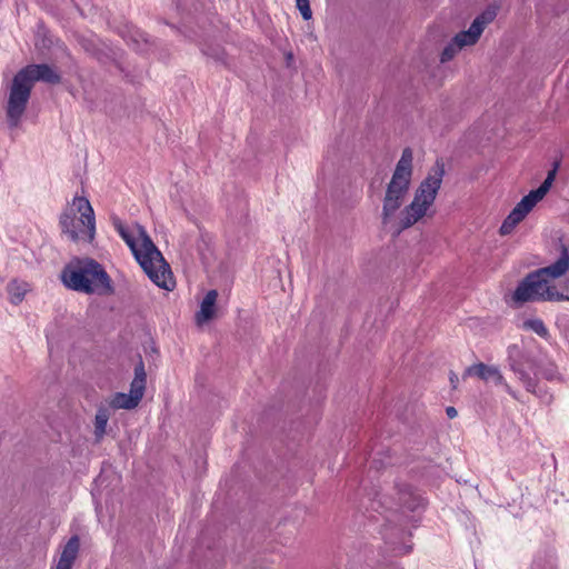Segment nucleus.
<instances>
[{"label": "nucleus", "instance_id": "f257e3e1", "mask_svg": "<svg viewBox=\"0 0 569 569\" xmlns=\"http://www.w3.org/2000/svg\"><path fill=\"white\" fill-rule=\"evenodd\" d=\"M111 221L114 230L130 248L134 259L148 278L159 288L172 290L174 281L170 266L166 262L146 229L139 223L129 227L118 217H112Z\"/></svg>", "mask_w": 569, "mask_h": 569}, {"label": "nucleus", "instance_id": "f03ea898", "mask_svg": "<svg viewBox=\"0 0 569 569\" xmlns=\"http://www.w3.org/2000/svg\"><path fill=\"white\" fill-rule=\"evenodd\" d=\"M560 256L551 264L528 273L517 286L512 293L516 307L526 302L561 301L563 293L550 284V279H558L569 270V251L565 244L560 246Z\"/></svg>", "mask_w": 569, "mask_h": 569}, {"label": "nucleus", "instance_id": "7ed1b4c3", "mask_svg": "<svg viewBox=\"0 0 569 569\" xmlns=\"http://www.w3.org/2000/svg\"><path fill=\"white\" fill-rule=\"evenodd\" d=\"M60 279L66 288L87 295H112V280L104 268L91 258L74 259L61 271Z\"/></svg>", "mask_w": 569, "mask_h": 569}, {"label": "nucleus", "instance_id": "20e7f679", "mask_svg": "<svg viewBox=\"0 0 569 569\" xmlns=\"http://www.w3.org/2000/svg\"><path fill=\"white\" fill-rule=\"evenodd\" d=\"M445 176V163L438 160L415 192L413 200L400 213L395 233L412 227L433 204Z\"/></svg>", "mask_w": 569, "mask_h": 569}, {"label": "nucleus", "instance_id": "39448f33", "mask_svg": "<svg viewBox=\"0 0 569 569\" xmlns=\"http://www.w3.org/2000/svg\"><path fill=\"white\" fill-rule=\"evenodd\" d=\"M412 161V150L405 148L396 164L391 180L386 188L381 212V222L383 226H388L391 222V219L405 202L410 189L413 172Z\"/></svg>", "mask_w": 569, "mask_h": 569}, {"label": "nucleus", "instance_id": "423d86ee", "mask_svg": "<svg viewBox=\"0 0 569 569\" xmlns=\"http://www.w3.org/2000/svg\"><path fill=\"white\" fill-rule=\"evenodd\" d=\"M76 211L80 213V221L83 229L77 230L74 212L64 211L60 216V227L63 233L72 241L86 240L92 242L96 237V217L93 208L86 197L76 196L72 201Z\"/></svg>", "mask_w": 569, "mask_h": 569}, {"label": "nucleus", "instance_id": "0eeeda50", "mask_svg": "<svg viewBox=\"0 0 569 569\" xmlns=\"http://www.w3.org/2000/svg\"><path fill=\"white\" fill-rule=\"evenodd\" d=\"M558 163L548 172L543 182L536 190H531L525 196L507 216L500 227V233L506 236L511 233L517 224H519L526 216L535 208V206L545 198L555 181Z\"/></svg>", "mask_w": 569, "mask_h": 569}, {"label": "nucleus", "instance_id": "6e6552de", "mask_svg": "<svg viewBox=\"0 0 569 569\" xmlns=\"http://www.w3.org/2000/svg\"><path fill=\"white\" fill-rule=\"evenodd\" d=\"M508 362L510 370L513 371L528 392L536 395L545 403L551 402L552 396L543 391L538 385L535 363L525 357L517 346L508 348Z\"/></svg>", "mask_w": 569, "mask_h": 569}, {"label": "nucleus", "instance_id": "1a4fd4ad", "mask_svg": "<svg viewBox=\"0 0 569 569\" xmlns=\"http://www.w3.org/2000/svg\"><path fill=\"white\" fill-rule=\"evenodd\" d=\"M31 87L18 73L13 77L9 92L6 113L10 128H17L26 112L31 94Z\"/></svg>", "mask_w": 569, "mask_h": 569}, {"label": "nucleus", "instance_id": "9d476101", "mask_svg": "<svg viewBox=\"0 0 569 569\" xmlns=\"http://www.w3.org/2000/svg\"><path fill=\"white\" fill-rule=\"evenodd\" d=\"M147 385V372L144 363L139 357L138 363L134 366V377L130 383V390L128 393L117 392L110 399V406L117 409H134L143 398Z\"/></svg>", "mask_w": 569, "mask_h": 569}, {"label": "nucleus", "instance_id": "9b49d317", "mask_svg": "<svg viewBox=\"0 0 569 569\" xmlns=\"http://www.w3.org/2000/svg\"><path fill=\"white\" fill-rule=\"evenodd\" d=\"M496 12L487 10L476 17L468 30L460 31L453 37V40L460 48L473 46L479 40L485 28L495 19Z\"/></svg>", "mask_w": 569, "mask_h": 569}, {"label": "nucleus", "instance_id": "f8f14e48", "mask_svg": "<svg viewBox=\"0 0 569 569\" xmlns=\"http://www.w3.org/2000/svg\"><path fill=\"white\" fill-rule=\"evenodd\" d=\"M22 79L32 88L36 81H43L50 84H57L61 81L60 74L49 64H29L18 72Z\"/></svg>", "mask_w": 569, "mask_h": 569}, {"label": "nucleus", "instance_id": "ddd939ff", "mask_svg": "<svg viewBox=\"0 0 569 569\" xmlns=\"http://www.w3.org/2000/svg\"><path fill=\"white\" fill-rule=\"evenodd\" d=\"M466 375L477 376L486 382H492L495 386H502L510 396L518 399L517 392L507 383L499 368L495 366H487L481 362L467 368Z\"/></svg>", "mask_w": 569, "mask_h": 569}, {"label": "nucleus", "instance_id": "4468645a", "mask_svg": "<svg viewBox=\"0 0 569 569\" xmlns=\"http://www.w3.org/2000/svg\"><path fill=\"white\" fill-rule=\"evenodd\" d=\"M80 550V539L72 536L63 546L54 569H71Z\"/></svg>", "mask_w": 569, "mask_h": 569}, {"label": "nucleus", "instance_id": "2eb2a0df", "mask_svg": "<svg viewBox=\"0 0 569 569\" xmlns=\"http://www.w3.org/2000/svg\"><path fill=\"white\" fill-rule=\"evenodd\" d=\"M398 496L400 506L410 511H416L425 507V499L409 485H403L400 487L398 490Z\"/></svg>", "mask_w": 569, "mask_h": 569}, {"label": "nucleus", "instance_id": "dca6fc26", "mask_svg": "<svg viewBox=\"0 0 569 569\" xmlns=\"http://www.w3.org/2000/svg\"><path fill=\"white\" fill-rule=\"evenodd\" d=\"M217 298V290H209L206 293L200 305V310L196 315V319L199 325L204 323L213 318Z\"/></svg>", "mask_w": 569, "mask_h": 569}, {"label": "nucleus", "instance_id": "f3484780", "mask_svg": "<svg viewBox=\"0 0 569 569\" xmlns=\"http://www.w3.org/2000/svg\"><path fill=\"white\" fill-rule=\"evenodd\" d=\"M29 290H30V284L26 281H20V280L13 279L7 284V292L9 295V300L12 305H16V306L23 301V299Z\"/></svg>", "mask_w": 569, "mask_h": 569}, {"label": "nucleus", "instance_id": "a211bd4d", "mask_svg": "<svg viewBox=\"0 0 569 569\" xmlns=\"http://www.w3.org/2000/svg\"><path fill=\"white\" fill-rule=\"evenodd\" d=\"M528 569H556V558L551 551L538 552Z\"/></svg>", "mask_w": 569, "mask_h": 569}, {"label": "nucleus", "instance_id": "6ab92c4d", "mask_svg": "<svg viewBox=\"0 0 569 569\" xmlns=\"http://www.w3.org/2000/svg\"><path fill=\"white\" fill-rule=\"evenodd\" d=\"M523 330H530L533 331L536 335H538L540 338L545 340L550 339V333L543 321L539 318L535 319H528L525 320L522 323Z\"/></svg>", "mask_w": 569, "mask_h": 569}, {"label": "nucleus", "instance_id": "aec40b11", "mask_svg": "<svg viewBox=\"0 0 569 569\" xmlns=\"http://www.w3.org/2000/svg\"><path fill=\"white\" fill-rule=\"evenodd\" d=\"M113 407L110 406L109 400L104 403H101L98 407L97 413H96V427H106L108 423V420L111 416V411H113Z\"/></svg>", "mask_w": 569, "mask_h": 569}, {"label": "nucleus", "instance_id": "412c9836", "mask_svg": "<svg viewBox=\"0 0 569 569\" xmlns=\"http://www.w3.org/2000/svg\"><path fill=\"white\" fill-rule=\"evenodd\" d=\"M462 48L458 47L456 41L452 39L451 42H449L442 50L440 60L441 62H448L450 61L459 50Z\"/></svg>", "mask_w": 569, "mask_h": 569}, {"label": "nucleus", "instance_id": "4be33fe9", "mask_svg": "<svg viewBox=\"0 0 569 569\" xmlns=\"http://www.w3.org/2000/svg\"><path fill=\"white\" fill-rule=\"evenodd\" d=\"M556 326L559 329L560 333L569 343V316L561 315L556 320Z\"/></svg>", "mask_w": 569, "mask_h": 569}, {"label": "nucleus", "instance_id": "5701e85b", "mask_svg": "<svg viewBox=\"0 0 569 569\" xmlns=\"http://www.w3.org/2000/svg\"><path fill=\"white\" fill-rule=\"evenodd\" d=\"M296 6L305 20L311 19L312 11L310 8L309 0H296Z\"/></svg>", "mask_w": 569, "mask_h": 569}, {"label": "nucleus", "instance_id": "b1692460", "mask_svg": "<svg viewBox=\"0 0 569 569\" xmlns=\"http://www.w3.org/2000/svg\"><path fill=\"white\" fill-rule=\"evenodd\" d=\"M378 455H380V452H375L373 456L371 457V465L377 470L385 468L391 463V458L389 456H386L385 459H381L377 457Z\"/></svg>", "mask_w": 569, "mask_h": 569}, {"label": "nucleus", "instance_id": "393cba45", "mask_svg": "<svg viewBox=\"0 0 569 569\" xmlns=\"http://www.w3.org/2000/svg\"><path fill=\"white\" fill-rule=\"evenodd\" d=\"M446 413H447V416H448L449 418H455V417H457V415H458V412H457V410H456V408H455V407H447V409H446Z\"/></svg>", "mask_w": 569, "mask_h": 569}, {"label": "nucleus", "instance_id": "a878e982", "mask_svg": "<svg viewBox=\"0 0 569 569\" xmlns=\"http://www.w3.org/2000/svg\"><path fill=\"white\" fill-rule=\"evenodd\" d=\"M542 375L546 379L552 380L555 378V370L552 368L547 369Z\"/></svg>", "mask_w": 569, "mask_h": 569}, {"label": "nucleus", "instance_id": "bb28decb", "mask_svg": "<svg viewBox=\"0 0 569 569\" xmlns=\"http://www.w3.org/2000/svg\"><path fill=\"white\" fill-rule=\"evenodd\" d=\"M211 57L214 58L218 61H221V62L224 61L223 60V51L222 50H218L217 52L212 53Z\"/></svg>", "mask_w": 569, "mask_h": 569}, {"label": "nucleus", "instance_id": "cd10ccee", "mask_svg": "<svg viewBox=\"0 0 569 569\" xmlns=\"http://www.w3.org/2000/svg\"><path fill=\"white\" fill-rule=\"evenodd\" d=\"M449 379H450V383H451L452 388H456L457 383L459 381L458 376L456 373L451 372Z\"/></svg>", "mask_w": 569, "mask_h": 569}, {"label": "nucleus", "instance_id": "c85d7f7f", "mask_svg": "<svg viewBox=\"0 0 569 569\" xmlns=\"http://www.w3.org/2000/svg\"><path fill=\"white\" fill-rule=\"evenodd\" d=\"M107 429H96V438L100 440L107 432Z\"/></svg>", "mask_w": 569, "mask_h": 569}, {"label": "nucleus", "instance_id": "c756f323", "mask_svg": "<svg viewBox=\"0 0 569 569\" xmlns=\"http://www.w3.org/2000/svg\"><path fill=\"white\" fill-rule=\"evenodd\" d=\"M76 227H77V230H78V231H79L80 229H83V226H82V223H81V221H80V218H79V219H77V218H76Z\"/></svg>", "mask_w": 569, "mask_h": 569}]
</instances>
